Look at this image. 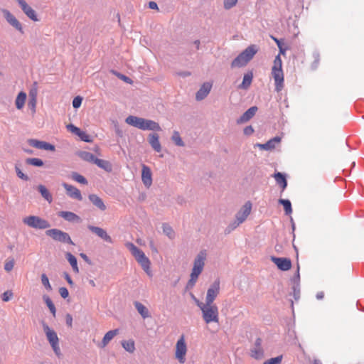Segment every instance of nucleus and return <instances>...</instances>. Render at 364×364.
Here are the masks:
<instances>
[{"label":"nucleus","mask_w":364,"mask_h":364,"mask_svg":"<svg viewBox=\"0 0 364 364\" xmlns=\"http://www.w3.org/2000/svg\"><path fill=\"white\" fill-rule=\"evenodd\" d=\"M279 48V54H278L273 62L271 74L274 80L275 90L280 92L284 88V76L282 70V60L280 57V54H284L285 51L282 48V46Z\"/></svg>","instance_id":"1"},{"label":"nucleus","mask_w":364,"mask_h":364,"mask_svg":"<svg viewBox=\"0 0 364 364\" xmlns=\"http://www.w3.org/2000/svg\"><path fill=\"white\" fill-rule=\"evenodd\" d=\"M197 306L202 311V316L206 323L219 321L218 308L214 304L203 303L193 296Z\"/></svg>","instance_id":"2"},{"label":"nucleus","mask_w":364,"mask_h":364,"mask_svg":"<svg viewBox=\"0 0 364 364\" xmlns=\"http://www.w3.org/2000/svg\"><path fill=\"white\" fill-rule=\"evenodd\" d=\"M126 122L131 126L142 130H152L156 132L161 130V127L157 122L136 116H129L126 119Z\"/></svg>","instance_id":"3"},{"label":"nucleus","mask_w":364,"mask_h":364,"mask_svg":"<svg viewBox=\"0 0 364 364\" xmlns=\"http://www.w3.org/2000/svg\"><path fill=\"white\" fill-rule=\"evenodd\" d=\"M127 247L129 250L132 255L134 257L137 262L141 266L145 272L151 276L150 269L151 262L145 254L132 242L126 244Z\"/></svg>","instance_id":"4"},{"label":"nucleus","mask_w":364,"mask_h":364,"mask_svg":"<svg viewBox=\"0 0 364 364\" xmlns=\"http://www.w3.org/2000/svg\"><path fill=\"white\" fill-rule=\"evenodd\" d=\"M206 258V253L204 251H201L196 257L194 261L193 267L192 269V272L191 274L190 280L188 282V286L190 287H193L197 279L198 276L202 272L204 265L205 260Z\"/></svg>","instance_id":"5"},{"label":"nucleus","mask_w":364,"mask_h":364,"mask_svg":"<svg viewBox=\"0 0 364 364\" xmlns=\"http://www.w3.org/2000/svg\"><path fill=\"white\" fill-rule=\"evenodd\" d=\"M257 51L258 48L257 46L250 45L232 62L231 67L240 68L246 65Z\"/></svg>","instance_id":"6"},{"label":"nucleus","mask_w":364,"mask_h":364,"mask_svg":"<svg viewBox=\"0 0 364 364\" xmlns=\"http://www.w3.org/2000/svg\"><path fill=\"white\" fill-rule=\"evenodd\" d=\"M23 222L28 226L36 229H46L50 226L47 220L35 215L24 218Z\"/></svg>","instance_id":"7"},{"label":"nucleus","mask_w":364,"mask_h":364,"mask_svg":"<svg viewBox=\"0 0 364 364\" xmlns=\"http://www.w3.org/2000/svg\"><path fill=\"white\" fill-rule=\"evenodd\" d=\"M46 233L48 236L52 237L54 240L74 245L70 235L67 232H65L60 230L50 229L47 230Z\"/></svg>","instance_id":"8"},{"label":"nucleus","mask_w":364,"mask_h":364,"mask_svg":"<svg viewBox=\"0 0 364 364\" xmlns=\"http://www.w3.org/2000/svg\"><path fill=\"white\" fill-rule=\"evenodd\" d=\"M187 352V346L186 343L185 338L182 336L177 341L176 345V358L180 363H184L186 361L185 356Z\"/></svg>","instance_id":"9"},{"label":"nucleus","mask_w":364,"mask_h":364,"mask_svg":"<svg viewBox=\"0 0 364 364\" xmlns=\"http://www.w3.org/2000/svg\"><path fill=\"white\" fill-rule=\"evenodd\" d=\"M252 210V203L250 201L245 203L242 208L238 211L236 215L237 223L234 228L243 223L248 215L250 214Z\"/></svg>","instance_id":"10"},{"label":"nucleus","mask_w":364,"mask_h":364,"mask_svg":"<svg viewBox=\"0 0 364 364\" xmlns=\"http://www.w3.org/2000/svg\"><path fill=\"white\" fill-rule=\"evenodd\" d=\"M220 292V282L215 281L210 287L208 289L205 303L213 304L214 300L216 299Z\"/></svg>","instance_id":"11"},{"label":"nucleus","mask_w":364,"mask_h":364,"mask_svg":"<svg viewBox=\"0 0 364 364\" xmlns=\"http://www.w3.org/2000/svg\"><path fill=\"white\" fill-rule=\"evenodd\" d=\"M271 260L282 271H287L291 267V262L288 258L271 257Z\"/></svg>","instance_id":"12"},{"label":"nucleus","mask_w":364,"mask_h":364,"mask_svg":"<svg viewBox=\"0 0 364 364\" xmlns=\"http://www.w3.org/2000/svg\"><path fill=\"white\" fill-rule=\"evenodd\" d=\"M1 11L7 22L18 31L23 32V28L21 23L16 17L7 9H1Z\"/></svg>","instance_id":"13"},{"label":"nucleus","mask_w":364,"mask_h":364,"mask_svg":"<svg viewBox=\"0 0 364 364\" xmlns=\"http://www.w3.org/2000/svg\"><path fill=\"white\" fill-rule=\"evenodd\" d=\"M19 6H21V9L24 12V14L32 21H38V19L37 18V15L36 14V11L28 5V4L24 0H16Z\"/></svg>","instance_id":"14"},{"label":"nucleus","mask_w":364,"mask_h":364,"mask_svg":"<svg viewBox=\"0 0 364 364\" xmlns=\"http://www.w3.org/2000/svg\"><path fill=\"white\" fill-rule=\"evenodd\" d=\"M87 228L92 232L95 233L105 242L109 243L112 242L111 237L107 234V231L102 228L93 225H88Z\"/></svg>","instance_id":"15"},{"label":"nucleus","mask_w":364,"mask_h":364,"mask_svg":"<svg viewBox=\"0 0 364 364\" xmlns=\"http://www.w3.org/2000/svg\"><path fill=\"white\" fill-rule=\"evenodd\" d=\"M141 180L144 186L149 188L152 184V173L149 167L143 164L141 170Z\"/></svg>","instance_id":"16"},{"label":"nucleus","mask_w":364,"mask_h":364,"mask_svg":"<svg viewBox=\"0 0 364 364\" xmlns=\"http://www.w3.org/2000/svg\"><path fill=\"white\" fill-rule=\"evenodd\" d=\"M63 186L66 191V193L68 196H70L72 198L77 199V200H82V196L81 195V193L79 189H77L76 187L69 185L68 183H63Z\"/></svg>","instance_id":"17"},{"label":"nucleus","mask_w":364,"mask_h":364,"mask_svg":"<svg viewBox=\"0 0 364 364\" xmlns=\"http://www.w3.org/2000/svg\"><path fill=\"white\" fill-rule=\"evenodd\" d=\"M43 330L45 331V333L47 336V338L50 343V345H56L58 343V337L56 334V333L52 330L51 328H49V326L44 323L43 324Z\"/></svg>","instance_id":"18"},{"label":"nucleus","mask_w":364,"mask_h":364,"mask_svg":"<svg viewBox=\"0 0 364 364\" xmlns=\"http://www.w3.org/2000/svg\"><path fill=\"white\" fill-rule=\"evenodd\" d=\"M58 216L68 222L80 223L81 221V218L77 215L70 211H60L58 213Z\"/></svg>","instance_id":"19"},{"label":"nucleus","mask_w":364,"mask_h":364,"mask_svg":"<svg viewBox=\"0 0 364 364\" xmlns=\"http://www.w3.org/2000/svg\"><path fill=\"white\" fill-rule=\"evenodd\" d=\"M212 87V84L209 82L204 83L200 90L197 92L196 97L197 100H201L204 99L210 92Z\"/></svg>","instance_id":"20"},{"label":"nucleus","mask_w":364,"mask_h":364,"mask_svg":"<svg viewBox=\"0 0 364 364\" xmlns=\"http://www.w3.org/2000/svg\"><path fill=\"white\" fill-rule=\"evenodd\" d=\"M257 111V107L254 106L249 108L237 120L238 123H244L252 119Z\"/></svg>","instance_id":"21"},{"label":"nucleus","mask_w":364,"mask_h":364,"mask_svg":"<svg viewBox=\"0 0 364 364\" xmlns=\"http://www.w3.org/2000/svg\"><path fill=\"white\" fill-rule=\"evenodd\" d=\"M30 144L40 149L54 151L55 146L45 141H40L35 139L29 141Z\"/></svg>","instance_id":"22"},{"label":"nucleus","mask_w":364,"mask_h":364,"mask_svg":"<svg viewBox=\"0 0 364 364\" xmlns=\"http://www.w3.org/2000/svg\"><path fill=\"white\" fill-rule=\"evenodd\" d=\"M119 329H114L107 332L102 340L100 347L105 348L107 346L109 341L119 333Z\"/></svg>","instance_id":"23"},{"label":"nucleus","mask_w":364,"mask_h":364,"mask_svg":"<svg viewBox=\"0 0 364 364\" xmlns=\"http://www.w3.org/2000/svg\"><path fill=\"white\" fill-rule=\"evenodd\" d=\"M89 200L94 205H95L97 208H99L100 210H105L107 207L105 204L104 203L102 198H100L98 196L95 194H90L88 196Z\"/></svg>","instance_id":"24"},{"label":"nucleus","mask_w":364,"mask_h":364,"mask_svg":"<svg viewBox=\"0 0 364 364\" xmlns=\"http://www.w3.org/2000/svg\"><path fill=\"white\" fill-rule=\"evenodd\" d=\"M134 306L143 318H146L150 316L148 309L141 303L136 301L134 302Z\"/></svg>","instance_id":"25"},{"label":"nucleus","mask_w":364,"mask_h":364,"mask_svg":"<svg viewBox=\"0 0 364 364\" xmlns=\"http://www.w3.org/2000/svg\"><path fill=\"white\" fill-rule=\"evenodd\" d=\"M26 93L24 92H20L15 100V105L18 109H21L25 105L26 100Z\"/></svg>","instance_id":"26"},{"label":"nucleus","mask_w":364,"mask_h":364,"mask_svg":"<svg viewBox=\"0 0 364 364\" xmlns=\"http://www.w3.org/2000/svg\"><path fill=\"white\" fill-rule=\"evenodd\" d=\"M274 178L277 183L281 186L283 191L287 188V182L285 176L282 173L278 172L277 173H274Z\"/></svg>","instance_id":"27"},{"label":"nucleus","mask_w":364,"mask_h":364,"mask_svg":"<svg viewBox=\"0 0 364 364\" xmlns=\"http://www.w3.org/2000/svg\"><path fill=\"white\" fill-rule=\"evenodd\" d=\"M252 78L253 74L252 72L246 73L243 77V80L240 85V87L242 89H247L252 83Z\"/></svg>","instance_id":"28"},{"label":"nucleus","mask_w":364,"mask_h":364,"mask_svg":"<svg viewBox=\"0 0 364 364\" xmlns=\"http://www.w3.org/2000/svg\"><path fill=\"white\" fill-rule=\"evenodd\" d=\"M38 190L41 193L42 197L44 198L49 203L52 202V196L43 185H39L38 186Z\"/></svg>","instance_id":"29"},{"label":"nucleus","mask_w":364,"mask_h":364,"mask_svg":"<svg viewBox=\"0 0 364 364\" xmlns=\"http://www.w3.org/2000/svg\"><path fill=\"white\" fill-rule=\"evenodd\" d=\"M66 258H67L68 261L70 262V265L72 266L73 271L75 273H78L79 268L77 267V259L75 258V257L74 255H73L71 253L68 252V253H66Z\"/></svg>","instance_id":"30"},{"label":"nucleus","mask_w":364,"mask_h":364,"mask_svg":"<svg viewBox=\"0 0 364 364\" xmlns=\"http://www.w3.org/2000/svg\"><path fill=\"white\" fill-rule=\"evenodd\" d=\"M95 164H97L99 167L105 169L107 171H112V166H111L110 163L107 161L95 159Z\"/></svg>","instance_id":"31"},{"label":"nucleus","mask_w":364,"mask_h":364,"mask_svg":"<svg viewBox=\"0 0 364 364\" xmlns=\"http://www.w3.org/2000/svg\"><path fill=\"white\" fill-rule=\"evenodd\" d=\"M279 203L282 205L286 215H290L292 213L291 203L287 199H279Z\"/></svg>","instance_id":"32"},{"label":"nucleus","mask_w":364,"mask_h":364,"mask_svg":"<svg viewBox=\"0 0 364 364\" xmlns=\"http://www.w3.org/2000/svg\"><path fill=\"white\" fill-rule=\"evenodd\" d=\"M122 347L128 352L133 353L135 350V344L133 340L123 341Z\"/></svg>","instance_id":"33"},{"label":"nucleus","mask_w":364,"mask_h":364,"mask_svg":"<svg viewBox=\"0 0 364 364\" xmlns=\"http://www.w3.org/2000/svg\"><path fill=\"white\" fill-rule=\"evenodd\" d=\"M43 300H44L45 303L46 304L47 306L48 307L49 310L52 313L53 316H55L56 309L55 307L54 304L50 299V297L48 296H43Z\"/></svg>","instance_id":"34"},{"label":"nucleus","mask_w":364,"mask_h":364,"mask_svg":"<svg viewBox=\"0 0 364 364\" xmlns=\"http://www.w3.org/2000/svg\"><path fill=\"white\" fill-rule=\"evenodd\" d=\"M280 139L281 138H274L273 139H271L269 141H268L266 144H258V146L262 149H265V150H269L272 148L274 147V143L275 141H280Z\"/></svg>","instance_id":"35"},{"label":"nucleus","mask_w":364,"mask_h":364,"mask_svg":"<svg viewBox=\"0 0 364 364\" xmlns=\"http://www.w3.org/2000/svg\"><path fill=\"white\" fill-rule=\"evenodd\" d=\"M68 130L72 133L74 135H76L77 136H85L84 135V133L80 131V129L73 124H68L67 125Z\"/></svg>","instance_id":"36"},{"label":"nucleus","mask_w":364,"mask_h":364,"mask_svg":"<svg viewBox=\"0 0 364 364\" xmlns=\"http://www.w3.org/2000/svg\"><path fill=\"white\" fill-rule=\"evenodd\" d=\"M71 177L74 181H75L76 182L80 183L81 184L85 185L87 183V181L86 180V178L83 176H82L76 172L72 173Z\"/></svg>","instance_id":"37"},{"label":"nucleus","mask_w":364,"mask_h":364,"mask_svg":"<svg viewBox=\"0 0 364 364\" xmlns=\"http://www.w3.org/2000/svg\"><path fill=\"white\" fill-rule=\"evenodd\" d=\"M26 163L35 166H42L43 165V161L38 158H28L26 159Z\"/></svg>","instance_id":"38"},{"label":"nucleus","mask_w":364,"mask_h":364,"mask_svg":"<svg viewBox=\"0 0 364 364\" xmlns=\"http://www.w3.org/2000/svg\"><path fill=\"white\" fill-rule=\"evenodd\" d=\"M149 144L151 145V146L156 151H157V152L161 151V148L160 142L159 141V138H151L150 141H149Z\"/></svg>","instance_id":"39"},{"label":"nucleus","mask_w":364,"mask_h":364,"mask_svg":"<svg viewBox=\"0 0 364 364\" xmlns=\"http://www.w3.org/2000/svg\"><path fill=\"white\" fill-rule=\"evenodd\" d=\"M262 355L263 351L261 347H255V349L251 351V356L256 359L261 358Z\"/></svg>","instance_id":"40"},{"label":"nucleus","mask_w":364,"mask_h":364,"mask_svg":"<svg viewBox=\"0 0 364 364\" xmlns=\"http://www.w3.org/2000/svg\"><path fill=\"white\" fill-rule=\"evenodd\" d=\"M80 156L82 159H83L86 161H89L95 162V159H96L93 154H92L91 153L87 152V151L80 152Z\"/></svg>","instance_id":"41"},{"label":"nucleus","mask_w":364,"mask_h":364,"mask_svg":"<svg viewBox=\"0 0 364 364\" xmlns=\"http://www.w3.org/2000/svg\"><path fill=\"white\" fill-rule=\"evenodd\" d=\"M163 231L170 238L174 236V232L173 229L167 224L163 225Z\"/></svg>","instance_id":"42"},{"label":"nucleus","mask_w":364,"mask_h":364,"mask_svg":"<svg viewBox=\"0 0 364 364\" xmlns=\"http://www.w3.org/2000/svg\"><path fill=\"white\" fill-rule=\"evenodd\" d=\"M41 282L47 290L50 291L52 289L49 279L45 274L41 275Z\"/></svg>","instance_id":"43"},{"label":"nucleus","mask_w":364,"mask_h":364,"mask_svg":"<svg viewBox=\"0 0 364 364\" xmlns=\"http://www.w3.org/2000/svg\"><path fill=\"white\" fill-rule=\"evenodd\" d=\"M36 104H37V100L29 99L28 106L29 109L31 110V112L33 114H34L36 113Z\"/></svg>","instance_id":"44"},{"label":"nucleus","mask_w":364,"mask_h":364,"mask_svg":"<svg viewBox=\"0 0 364 364\" xmlns=\"http://www.w3.org/2000/svg\"><path fill=\"white\" fill-rule=\"evenodd\" d=\"M282 356H277L275 358H270L265 362H264L263 364H279L282 361Z\"/></svg>","instance_id":"45"},{"label":"nucleus","mask_w":364,"mask_h":364,"mask_svg":"<svg viewBox=\"0 0 364 364\" xmlns=\"http://www.w3.org/2000/svg\"><path fill=\"white\" fill-rule=\"evenodd\" d=\"M14 267V259L6 260L4 264V269L9 272H11Z\"/></svg>","instance_id":"46"},{"label":"nucleus","mask_w":364,"mask_h":364,"mask_svg":"<svg viewBox=\"0 0 364 364\" xmlns=\"http://www.w3.org/2000/svg\"><path fill=\"white\" fill-rule=\"evenodd\" d=\"M238 0H225L224 7L225 9H230L236 5Z\"/></svg>","instance_id":"47"},{"label":"nucleus","mask_w":364,"mask_h":364,"mask_svg":"<svg viewBox=\"0 0 364 364\" xmlns=\"http://www.w3.org/2000/svg\"><path fill=\"white\" fill-rule=\"evenodd\" d=\"M82 102V98L80 96L75 97L73 100V106L74 108L77 109L81 106Z\"/></svg>","instance_id":"48"},{"label":"nucleus","mask_w":364,"mask_h":364,"mask_svg":"<svg viewBox=\"0 0 364 364\" xmlns=\"http://www.w3.org/2000/svg\"><path fill=\"white\" fill-rule=\"evenodd\" d=\"M13 296L11 291H6L2 294V300L5 302L9 301Z\"/></svg>","instance_id":"49"},{"label":"nucleus","mask_w":364,"mask_h":364,"mask_svg":"<svg viewBox=\"0 0 364 364\" xmlns=\"http://www.w3.org/2000/svg\"><path fill=\"white\" fill-rule=\"evenodd\" d=\"M16 172L17 176L20 178H21L24 181L28 180V177L26 174H24L18 166H16Z\"/></svg>","instance_id":"50"},{"label":"nucleus","mask_w":364,"mask_h":364,"mask_svg":"<svg viewBox=\"0 0 364 364\" xmlns=\"http://www.w3.org/2000/svg\"><path fill=\"white\" fill-rule=\"evenodd\" d=\"M37 95H38V90H37L36 87H33V88L31 89L29 91V94H28L29 99L37 100Z\"/></svg>","instance_id":"51"},{"label":"nucleus","mask_w":364,"mask_h":364,"mask_svg":"<svg viewBox=\"0 0 364 364\" xmlns=\"http://www.w3.org/2000/svg\"><path fill=\"white\" fill-rule=\"evenodd\" d=\"M59 293L63 299H66L69 296L68 290L65 287H60Z\"/></svg>","instance_id":"52"},{"label":"nucleus","mask_w":364,"mask_h":364,"mask_svg":"<svg viewBox=\"0 0 364 364\" xmlns=\"http://www.w3.org/2000/svg\"><path fill=\"white\" fill-rule=\"evenodd\" d=\"M173 143L177 146H183L182 138H172Z\"/></svg>","instance_id":"53"},{"label":"nucleus","mask_w":364,"mask_h":364,"mask_svg":"<svg viewBox=\"0 0 364 364\" xmlns=\"http://www.w3.org/2000/svg\"><path fill=\"white\" fill-rule=\"evenodd\" d=\"M66 323L70 327H71L73 325V318L70 314L66 316Z\"/></svg>","instance_id":"54"},{"label":"nucleus","mask_w":364,"mask_h":364,"mask_svg":"<svg viewBox=\"0 0 364 364\" xmlns=\"http://www.w3.org/2000/svg\"><path fill=\"white\" fill-rule=\"evenodd\" d=\"M118 77L120 79L123 80L124 82H127V83H132V80L129 77H127L125 75H118Z\"/></svg>","instance_id":"55"},{"label":"nucleus","mask_w":364,"mask_h":364,"mask_svg":"<svg viewBox=\"0 0 364 364\" xmlns=\"http://www.w3.org/2000/svg\"><path fill=\"white\" fill-rule=\"evenodd\" d=\"M254 130L252 127H247L244 129V132L246 135H250L253 133Z\"/></svg>","instance_id":"56"},{"label":"nucleus","mask_w":364,"mask_h":364,"mask_svg":"<svg viewBox=\"0 0 364 364\" xmlns=\"http://www.w3.org/2000/svg\"><path fill=\"white\" fill-rule=\"evenodd\" d=\"M64 276H65V279H66V281L68 282V283L73 286V282L71 279V277H70V275L68 274V273H65L64 274Z\"/></svg>","instance_id":"57"},{"label":"nucleus","mask_w":364,"mask_h":364,"mask_svg":"<svg viewBox=\"0 0 364 364\" xmlns=\"http://www.w3.org/2000/svg\"><path fill=\"white\" fill-rule=\"evenodd\" d=\"M53 350L55 351V353H56V355H60V348L58 346V343L56 344V345H51Z\"/></svg>","instance_id":"58"},{"label":"nucleus","mask_w":364,"mask_h":364,"mask_svg":"<svg viewBox=\"0 0 364 364\" xmlns=\"http://www.w3.org/2000/svg\"><path fill=\"white\" fill-rule=\"evenodd\" d=\"M149 8L151 9H157L158 6L157 4L154 1H150L149 4Z\"/></svg>","instance_id":"59"},{"label":"nucleus","mask_w":364,"mask_h":364,"mask_svg":"<svg viewBox=\"0 0 364 364\" xmlns=\"http://www.w3.org/2000/svg\"><path fill=\"white\" fill-rule=\"evenodd\" d=\"M316 296L317 299H322L324 297V293L323 291L318 292Z\"/></svg>","instance_id":"60"},{"label":"nucleus","mask_w":364,"mask_h":364,"mask_svg":"<svg viewBox=\"0 0 364 364\" xmlns=\"http://www.w3.org/2000/svg\"><path fill=\"white\" fill-rule=\"evenodd\" d=\"M261 344H262V340L261 338H257L256 341H255V347H261Z\"/></svg>","instance_id":"61"},{"label":"nucleus","mask_w":364,"mask_h":364,"mask_svg":"<svg viewBox=\"0 0 364 364\" xmlns=\"http://www.w3.org/2000/svg\"><path fill=\"white\" fill-rule=\"evenodd\" d=\"M272 39L275 41L278 47L280 48V46H282L280 41L274 37H272Z\"/></svg>","instance_id":"62"},{"label":"nucleus","mask_w":364,"mask_h":364,"mask_svg":"<svg viewBox=\"0 0 364 364\" xmlns=\"http://www.w3.org/2000/svg\"><path fill=\"white\" fill-rule=\"evenodd\" d=\"M80 256H81L82 258L84 259V260H85L87 262H89V259H88L87 256L85 254L81 253Z\"/></svg>","instance_id":"63"},{"label":"nucleus","mask_w":364,"mask_h":364,"mask_svg":"<svg viewBox=\"0 0 364 364\" xmlns=\"http://www.w3.org/2000/svg\"><path fill=\"white\" fill-rule=\"evenodd\" d=\"M150 246H151V248L153 252H154L156 253L158 252L157 249L155 247V246L154 245V244L152 242L151 243Z\"/></svg>","instance_id":"64"}]
</instances>
